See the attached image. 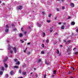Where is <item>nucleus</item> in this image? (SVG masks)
<instances>
[{
    "mask_svg": "<svg viewBox=\"0 0 78 78\" xmlns=\"http://www.w3.org/2000/svg\"><path fill=\"white\" fill-rule=\"evenodd\" d=\"M71 51V49H70V47L69 46L68 48V50H67V52H68L69 54H70V53Z\"/></svg>",
    "mask_w": 78,
    "mask_h": 78,
    "instance_id": "nucleus-1",
    "label": "nucleus"
},
{
    "mask_svg": "<svg viewBox=\"0 0 78 78\" xmlns=\"http://www.w3.org/2000/svg\"><path fill=\"white\" fill-rule=\"evenodd\" d=\"M53 26H52L49 29V31H50V33H52V32H53Z\"/></svg>",
    "mask_w": 78,
    "mask_h": 78,
    "instance_id": "nucleus-2",
    "label": "nucleus"
},
{
    "mask_svg": "<svg viewBox=\"0 0 78 78\" xmlns=\"http://www.w3.org/2000/svg\"><path fill=\"white\" fill-rule=\"evenodd\" d=\"M18 9H20V10L22 9V6H19L18 7Z\"/></svg>",
    "mask_w": 78,
    "mask_h": 78,
    "instance_id": "nucleus-3",
    "label": "nucleus"
},
{
    "mask_svg": "<svg viewBox=\"0 0 78 78\" xmlns=\"http://www.w3.org/2000/svg\"><path fill=\"white\" fill-rule=\"evenodd\" d=\"M13 50H14L15 53H17V50H16V48H13Z\"/></svg>",
    "mask_w": 78,
    "mask_h": 78,
    "instance_id": "nucleus-4",
    "label": "nucleus"
},
{
    "mask_svg": "<svg viewBox=\"0 0 78 78\" xmlns=\"http://www.w3.org/2000/svg\"><path fill=\"white\" fill-rule=\"evenodd\" d=\"M70 42H71V41H70V40L66 42V44H69L70 43Z\"/></svg>",
    "mask_w": 78,
    "mask_h": 78,
    "instance_id": "nucleus-5",
    "label": "nucleus"
},
{
    "mask_svg": "<svg viewBox=\"0 0 78 78\" xmlns=\"http://www.w3.org/2000/svg\"><path fill=\"white\" fill-rule=\"evenodd\" d=\"M71 6L72 7H74L75 6V5H74V4L71 3H70Z\"/></svg>",
    "mask_w": 78,
    "mask_h": 78,
    "instance_id": "nucleus-6",
    "label": "nucleus"
},
{
    "mask_svg": "<svg viewBox=\"0 0 78 78\" xmlns=\"http://www.w3.org/2000/svg\"><path fill=\"white\" fill-rule=\"evenodd\" d=\"M8 49L9 50H11V46H10V45L9 44L8 46Z\"/></svg>",
    "mask_w": 78,
    "mask_h": 78,
    "instance_id": "nucleus-7",
    "label": "nucleus"
},
{
    "mask_svg": "<svg viewBox=\"0 0 78 78\" xmlns=\"http://www.w3.org/2000/svg\"><path fill=\"white\" fill-rule=\"evenodd\" d=\"M75 22H74V21H73L71 22V24L72 25H75Z\"/></svg>",
    "mask_w": 78,
    "mask_h": 78,
    "instance_id": "nucleus-8",
    "label": "nucleus"
},
{
    "mask_svg": "<svg viewBox=\"0 0 78 78\" xmlns=\"http://www.w3.org/2000/svg\"><path fill=\"white\" fill-rule=\"evenodd\" d=\"M14 61H15V62H17L18 61V60H17V59L16 58L15 59H13Z\"/></svg>",
    "mask_w": 78,
    "mask_h": 78,
    "instance_id": "nucleus-9",
    "label": "nucleus"
},
{
    "mask_svg": "<svg viewBox=\"0 0 78 78\" xmlns=\"http://www.w3.org/2000/svg\"><path fill=\"white\" fill-rule=\"evenodd\" d=\"M13 73H14V72H13V71H11L10 73V75H13Z\"/></svg>",
    "mask_w": 78,
    "mask_h": 78,
    "instance_id": "nucleus-10",
    "label": "nucleus"
},
{
    "mask_svg": "<svg viewBox=\"0 0 78 78\" xmlns=\"http://www.w3.org/2000/svg\"><path fill=\"white\" fill-rule=\"evenodd\" d=\"M7 59H8V57H6L5 59L3 60L4 62H5L7 60Z\"/></svg>",
    "mask_w": 78,
    "mask_h": 78,
    "instance_id": "nucleus-11",
    "label": "nucleus"
},
{
    "mask_svg": "<svg viewBox=\"0 0 78 78\" xmlns=\"http://www.w3.org/2000/svg\"><path fill=\"white\" fill-rule=\"evenodd\" d=\"M23 36V34H22V33L20 34V37H22Z\"/></svg>",
    "mask_w": 78,
    "mask_h": 78,
    "instance_id": "nucleus-12",
    "label": "nucleus"
},
{
    "mask_svg": "<svg viewBox=\"0 0 78 78\" xmlns=\"http://www.w3.org/2000/svg\"><path fill=\"white\" fill-rule=\"evenodd\" d=\"M14 68H16V69H19V66H15L14 67Z\"/></svg>",
    "mask_w": 78,
    "mask_h": 78,
    "instance_id": "nucleus-13",
    "label": "nucleus"
},
{
    "mask_svg": "<svg viewBox=\"0 0 78 78\" xmlns=\"http://www.w3.org/2000/svg\"><path fill=\"white\" fill-rule=\"evenodd\" d=\"M56 53L57 54H59V50H57V52H56Z\"/></svg>",
    "mask_w": 78,
    "mask_h": 78,
    "instance_id": "nucleus-14",
    "label": "nucleus"
},
{
    "mask_svg": "<svg viewBox=\"0 0 78 78\" xmlns=\"http://www.w3.org/2000/svg\"><path fill=\"white\" fill-rule=\"evenodd\" d=\"M9 26H8V25H6L5 26V28H9Z\"/></svg>",
    "mask_w": 78,
    "mask_h": 78,
    "instance_id": "nucleus-15",
    "label": "nucleus"
},
{
    "mask_svg": "<svg viewBox=\"0 0 78 78\" xmlns=\"http://www.w3.org/2000/svg\"><path fill=\"white\" fill-rule=\"evenodd\" d=\"M61 28L62 30H64V26H62L61 27Z\"/></svg>",
    "mask_w": 78,
    "mask_h": 78,
    "instance_id": "nucleus-16",
    "label": "nucleus"
},
{
    "mask_svg": "<svg viewBox=\"0 0 78 78\" xmlns=\"http://www.w3.org/2000/svg\"><path fill=\"white\" fill-rule=\"evenodd\" d=\"M9 31V30L8 29H7L6 28L5 29V32H8V31Z\"/></svg>",
    "mask_w": 78,
    "mask_h": 78,
    "instance_id": "nucleus-17",
    "label": "nucleus"
},
{
    "mask_svg": "<svg viewBox=\"0 0 78 78\" xmlns=\"http://www.w3.org/2000/svg\"><path fill=\"white\" fill-rule=\"evenodd\" d=\"M43 37H45V33L44 32H43Z\"/></svg>",
    "mask_w": 78,
    "mask_h": 78,
    "instance_id": "nucleus-18",
    "label": "nucleus"
},
{
    "mask_svg": "<svg viewBox=\"0 0 78 78\" xmlns=\"http://www.w3.org/2000/svg\"><path fill=\"white\" fill-rule=\"evenodd\" d=\"M5 67H8V65L6 63H4Z\"/></svg>",
    "mask_w": 78,
    "mask_h": 78,
    "instance_id": "nucleus-19",
    "label": "nucleus"
},
{
    "mask_svg": "<svg viewBox=\"0 0 78 78\" xmlns=\"http://www.w3.org/2000/svg\"><path fill=\"white\" fill-rule=\"evenodd\" d=\"M8 76H9L8 74H6L5 76V78H8Z\"/></svg>",
    "mask_w": 78,
    "mask_h": 78,
    "instance_id": "nucleus-20",
    "label": "nucleus"
},
{
    "mask_svg": "<svg viewBox=\"0 0 78 78\" xmlns=\"http://www.w3.org/2000/svg\"><path fill=\"white\" fill-rule=\"evenodd\" d=\"M38 26L39 27H41V25L40 24H39V23H37Z\"/></svg>",
    "mask_w": 78,
    "mask_h": 78,
    "instance_id": "nucleus-21",
    "label": "nucleus"
},
{
    "mask_svg": "<svg viewBox=\"0 0 78 78\" xmlns=\"http://www.w3.org/2000/svg\"><path fill=\"white\" fill-rule=\"evenodd\" d=\"M38 62H41V59H38Z\"/></svg>",
    "mask_w": 78,
    "mask_h": 78,
    "instance_id": "nucleus-22",
    "label": "nucleus"
},
{
    "mask_svg": "<svg viewBox=\"0 0 78 78\" xmlns=\"http://www.w3.org/2000/svg\"><path fill=\"white\" fill-rule=\"evenodd\" d=\"M16 64H18V65H19L20 64V62L18 61L17 63Z\"/></svg>",
    "mask_w": 78,
    "mask_h": 78,
    "instance_id": "nucleus-23",
    "label": "nucleus"
},
{
    "mask_svg": "<svg viewBox=\"0 0 78 78\" xmlns=\"http://www.w3.org/2000/svg\"><path fill=\"white\" fill-rule=\"evenodd\" d=\"M41 54H44V51H41Z\"/></svg>",
    "mask_w": 78,
    "mask_h": 78,
    "instance_id": "nucleus-24",
    "label": "nucleus"
},
{
    "mask_svg": "<svg viewBox=\"0 0 78 78\" xmlns=\"http://www.w3.org/2000/svg\"><path fill=\"white\" fill-rule=\"evenodd\" d=\"M2 70H5L4 68L3 67H2Z\"/></svg>",
    "mask_w": 78,
    "mask_h": 78,
    "instance_id": "nucleus-25",
    "label": "nucleus"
},
{
    "mask_svg": "<svg viewBox=\"0 0 78 78\" xmlns=\"http://www.w3.org/2000/svg\"><path fill=\"white\" fill-rule=\"evenodd\" d=\"M51 13L48 15V17H51Z\"/></svg>",
    "mask_w": 78,
    "mask_h": 78,
    "instance_id": "nucleus-26",
    "label": "nucleus"
},
{
    "mask_svg": "<svg viewBox=\"0 0 78 78\" xmlns=\"http://www.w3.org/2000/svg\"><path fill=\"white\" fill-rule=\"evenodd\" d=\"M71 69L73 70H75V68L73 67H71Z\"/></svg>",
    "mask_w": 78,
    "mask_h": 78,
    "instance_id": "nucleus-27",
    "label": "nucleus"
},
{
    "mask_svg": "<svg viewBox=\"0 0 78 78\" xmlns=\"http://www.w3.org/2000/svg\"><path fill=\"white\" fill-rule=\"evenodd\" d=\"M56 70H55L54 71L53 73L54 74V75H55V74H56Z\"/></svg>",
    "mask_w": 78,
    "mask_h": 78,
    "instance_id": "nucleus-28",
    "label": "nucleus"
},
{
    "mask_svg": "<svg viewBox=\"0 0 78 78\" xmlns=\"http://www.w3.org/2000/svg\"><path fill=\"white\" fill-rule=\"evenodd\" d=\"M11 26H12V27H15V26H14V25L13 23H12V24Z\"/></svg>",
    "mask_w": 78,
    "mask_h": 78,
    "instance_id": "nucleus-29",
    "label": "nucleus"
},
{
    "mask_svg": "<svg viewBox=\"0 0 78 78\" xmlns=\"http://www.w3.org/2000/svg\"><path fill=\"white\" fill-rule=\"evenodd\" d=\"M41 46L43 48H44V44H42L41 45Z\"/></svg>",
    "mask_w": 78,
    "mask_h": 78,
    "instance_id": "nucleus-30",
    "label": "nucleus"
},
{
    "mask_svg": "<svg viewBox=\"0 0 78 78\" xmlns=\"http://www.w3.org/2000/svg\"><path fill=\"white\" fill-rule=\"evenodd\" d=\"M27 50V48H26L25 50H24L23 51L24 52V53H25L26 51V50Z\"/></svg>",
    "mask_w": 78,
    "mask_h": 78,
    "instance_id": "nucleus-31",
    "label": "nucleus"
},
{
    "mask_svg": "<svg viewBox=\"0 0 78 78\" xmlns=\"http://www.w3.org/2000/svg\"><path fill=\"white\" fill-rule=\"evenodd\" d=\"M20 41H21V42H21V43H23L24 42V41H23L22 40H20Z\"/></svg>",
    "mask_w": 78,
    "mask_h": 78,
    "instance_id": "nucleus-32",
    "label": "nucleus"
},
{
    "mask_svg": "<svg viewBox=\"0 0 78 78\" xmlns=\"http://www.w3.org/2000/svg\"><path fill=\"white\" fill-rule=\"evenodd\" d=\"M47 22L48 23H50V20H47Z\"/></svg>",
    "mask_w": 78,
    "mask_h": 78,
    "instance_id": "nucleus-33",
    "label": "nucleus"
},
{
    "mask_svg": "<svg viewBox=\"0 0 78 78\" xmlns=\"http://www.w3.org/2000/svg\"><path fill=\"white\" fill-rule=\"evenodd\" d=\"M3 74V72H0V75H2Z\"/></svg>",
    "mask_w": 78,
    "mask_h": 78,
    "instance_id": "nucleus-34",
    "label": "nucleus"
},
{
    "mask_svg": "<svg viewBox=\"0 0 78 78\" xmlns=\"http://www.w3.org/2000/svg\"><path fill=\"white\" fill-rule=\"evenodd\" d=\"M27 54H28V55H30L31 54V52L30 51L28 52L27 53Z\"/></svg>",
    "mask_w": 78,
    "mask_h": 78,
    "instance_id": "nucleus-35",
    "label": "nucleus"
},
{
    "mask_svg": "<svg viewBox=\"0 0 78 78\" xmlns=\"http://www.w3.org/2000/svg\"><path fill=\"white\" fill-rule=\"evenodd\" d=\"M46 42L47 43H48V42H49V40H47Z\"/></svg>",
    "mask_w": 78,
    "mask_h": 78,
    "instance_id": "nucleus-36",
    "label": "nucleus"
},
{
    "mask_svg": "<svg viewBox=\"0 0 78 78\" xmlns=\"http://www.w3.org/2000/svg\"><path fill=\"white\" fill-rule=\"evenodd\" d=\"M46 75H44V78H46Z\"/></svg>",
    "mask_w": 78,
    "mask_h": 78,
    "instance_id": "nucleus-37",
    "label": "nucleus"
},
{
    "mask_svg": "<svg viewBox=\"0 0 78 78\" xmlns=\"http://www.w3.org/2000/svg\"><path fill=\"white\" fill-rule=\"evenodd\" d=\"M65 9V7L64 6L62 7V9Z\"/></svg>",
    "mask_w": 78,
    "mask_h": 78,
    "instance_id": "nucleus-38",
    "label": "nucleus"
},
{
    "mask_svg": "<svg viewBox=\"0 0 78 78\" xmlns=\"http://www.w3.org/2000/svg\"><path fill=\"white\" fill-rule=\"evenodd\" d=\"M75 55H78V52H77L74 53Z\"/></svg>",
    "mask_w": 78,
    "mask_h": 78,
    "instance_id": "nucleus-39",
    "label": "nucleus"
},
{
    "mask_svg": "<svg viewBox=\"0 0 78 78\" xmlns=\"http://www.w3.org/2000/svg\"><path fill=\"white\" fill-rule=\"evenodd\" d=\"M35 76L36 77V78H37V74H36Z\"/></svg>",
    "mask_w": 78,
    "mask_h": 78,
    "instance_id": "nucleus-40",
    "label": "nucleus"
},
{
    "mask_svg": "<svg viewBox=\"0 0 78 78\" xmlns=\"http://www.w3.org/2000/svg\"><path fill=\"white\" fill-rule=\"evenodd\" d=\"M30 44H31V42H29L27 43V45H30Z\"/></svg>",
    "mask_w": 78,
    "mask_h": 78,
    "instance_id": "nucleus-41",
    "label": "nucleus"
},
{
    "mask_svg": "<svg viewBox=\"0 0 78 78\" xmlns=\"http://www.w3.org/2000/svg\"><path fill=\"white\" fill-rule=\"evenodd\" d=\"M13 52V51H10V53L11 54H12V53Z\"/></svg>",
    "mask_w": 78,
    "mask_h": 78,
    "instance_id": "nucleus-42",
    "label": "nucleus"
},
{
    "mask_svg": "<svg viewBox=\"0 0 78 78\" xmlns=\"http://www.w3.org/2000/svg\"><path fill=\"white\" fill-rule=\"evenodd\" d=\"M76 32L77 33H78V28L76 29Z\"/></svg>",
    "mask_w": 78,
    "mask_h": 78,
    "instance_id": "nucleus-43",
    "label": "nucleus"
},
{
    "mask_svg": "<svg viewBox=\"0 0 78 78\" xmlns=\"http://www.w3.org/2000/svg\"><path fill=\"white\" fill-rule=\"evenodd\" d=\"M23 75H25L26 74V72H23Z\"/></svg>",
    "mask_w": 78,
    "mask_h": 78,
    "instance_id": "nucleus-44",
    "label": "nucleus"
},
{
    "mask_svg": "<svg viewBox=\"0 0 78 78\" xmlns=\"http://www.w3.org/2000/svg\"><path fill=\"white\" fill-rule=\"evenodd\" d=\"M19 72L20 73H21V71L20 70H19Z\"/></svg>",
    "mask_w": 78,
    "mask_h": 78,
    "instance_id": "nucleus-45",
    "label": "nucleus"
},
{
    "mask_svg": "<svg viewBox=\"0 0 78 78\" xmlns=\"http://www.w3.org/2000/svg\"><path fill=\"white\" fill-rule=\"evenodd\" d=\"M42 13H43V15H44V14H45V12H42Z\"/></svg>",
    "mask_w": 78,
    "mask_h": 78,
    "instance_id": "nucleus-46",
    "label": "nucleus"
},
{
    "mask_svg": "<svg viewBox=\"0 0 78 78\" xmlns=\"http://www.w3.org/2000/svg\"><path fill=\"white\" fill-rule=\"evenodd\" d=\"M58 25H61V23H58Z\"/></svg>",
    "mask_w": 78,
    "mask_h": 78,
    "instance_id": "nucleus-47",
    "label": "nucleus"
},
{
    "mask_svg": "<svg viewBox=\"0 0 78 78\" xmlns=\"http://www.w3.org/2000/svg\"><path fill=\"white\" fill-rule=\"evenodd\" d=\"M57 11H59V10L58 9H57Z\"/></svg>",
    "mask_w": 78,
    "mask_h": 78,
    "instance_id": "nucleus-48",
    "label": "nucleus"
},
{
    "mask_svg": "<svg viewBox=\"0 0 78 78\" xmlns=\"http://www.w3.org/2000/svg\"><path fill=\"white\" fill-rule=\"evenodd\" d=\"M16 29H14L13 30V31H16Z\"/></svg>",
    "mask_w": 78,
    "mask_h": 78,
    "instance_id": "nucleus-49",
    "label": "nucleus"
},
{
    "mask_svg": "<svg viewBox=\"0 0 78 78\" xmlns=\"http://www.w3.org/2000/svg\"><path fill=\"white\" fill-rule=\"evenodd\" d=\"M63 25H66V23H65V22H64L63 23Z\"/></svg>",
    "mask_w": 78,
    "mask_h": 78,
    "instance_id": "nucleus-50",
    "label": "nucleus"
},
{
    "mask_svg": "<svg viewBox=\"0 0 78 78\" xmlns=\"http://www.w3.org/2000/svg\"><path fill=\"white\" fill-rule=\"evenodd\" d=\"M23 29V27H22L21 28V30L22 31H23V30H22V29Z\"/></svg>",
    "mask_w": 78,
    "mask_h": 78,
    "instance_id": "nucleus-51",
    "label": "nucleus"
},
{
    "mask_svg": "<svg viewBox=\"0 0 78 78\" xmlns=\"http://www.w3.org/2000/svg\"><path fill=\"white\" fill-rule=\"evenodd\" d=\"M27 34V32H24V34Z\"/></svg>",
    "mask_w": 78,
    "mask_h": 78,
    "instance_id": "nucleus-52",
    "label": "nucleus"
},
{
    "mask_svg": "<svg viewBox=\"0 0 78 78\" xmlns=\"http://www.w3.org/2000/svg\"><path fill=\"white\" fill-rule=\"evenodd\" d=\"M55 44H56V43H57V41H55Z\"/></svg>",
    "mask_w": 78,
    "mask_h": 78,
    "instance_id": "nucleus-53",
    "label": "nucleus"
},
{
    "mask_svg": "<svg viewBox=\"0 0 78 78\" xmlns=\"http://www.w3.org/2000/svg\"><path fill=\"white\" fill-rule=\"evenodd\" d=\"M61 53H60L59 55V56H61Z\"/></svg>",
    "mask_w": 78,
    "mask_h": 78,
    "instance_id": "nucleus-54",
    "label": "nucleus"
},
{
    "mask_svg": "<svg viewBox=\"0 0 78 78\" xmlns=\"http://www.w3.org/2000/svg\"><path fill=\"white\" fill-rule=\"evenodd\" d=\"M64 42H66V40H64Z\"/></svg>",
    "mask_w": 78,
    "mask_h": 78,
    "instance_id": "nucleus-55",
    "label": "nucleus"
},
{
    "mask_svg": "<svg viewBox=\"0 0 78 78\" xmlns=\"http://www.w3.org/2000/svg\"><path fill=\"white\" fill-rule=\"evenodd\" d=\"M75 49H76V48H74L73 49V50H74Z\"/></svg>",
    "mask_w": 78,
    "mask_h": 78,
    "instance_id": "nucleus-56",
    "label": "nucleus"
},
{
    "mask_svg": "<svg viewBox=\"0 0 78 78\" xmlns=\"http://www.w3.org/2000/svg\"><path fill=\"white\" fill-rule=\"evenodd\" d=\"M59 42H61V40H59Z\"/></svg>",
    "mask_w": 78,
    "mask_h": 78,
    "instance_id": "nucleus-57",
    "label": "nucleus"
},
{
    "mask_svg": "<svg viewBox=\"0 0 78 78\" xmlns=\"http://www.w3.org/2000/svg\"><path fill=\"white\" fill-rule=\"evenodd\" d=\"M18 78H23V77H20Z\"/></svg>",
    "mask_w": 78,
    "mask_h": 78,
    "instance_id": "nucleus-58",
    "label": "nucleus"
},
{
    "mask_svg": "<svg viewBox=\"0 0 78 78\" xmlns=\"http://www.w3.org/2000/svg\"><path fill=\"white\" fill-rule=\"evenodd\" d=\"M71 73L70 72H69L68 73V74H70V73Z\"/></svg>",
    "mask_w": 78,
    "mask_h": 78,
    "instance_id": "nucleus-59",
    "label": "nucleus"
},
{
    "mask_svg": "<svg viewBox=\"0 0 78 78\" xmlns=\"http://www.w3.org/2000/svg\"><path fill=\"white\" fill-rule=\"evenodd\" d=\"M2 5H5V3H3Z\"/></svg>",
    "mask_w": 78,
    "mask_h": 78,
    "instance_id": "nucleus-60",
    "label": "nucleus"
},
{
    "mask_svg": "<svg viewBox=\"0 0 78 78\" xmlns=\"http://www.w3.org/2000/svg\"><path fill=\"white\" fill-rule=\"evenodd\" d=\"M70 19V17H69L68 19Z\"/></svg>",
    "mask_w": 78,
    "mask_h": 78,
    "instance_id": "nucleus-61",
    "label": "nucleus"
},
{
    "mask_svg": "<svg viewBox=\"0 0 78 78\" xmlns=\"http://www.w3.org/2000/svg\"><path fill=\"white\" fill-rule=\"evenodd\" d=\"M55 20H56V18H55Z\"/></svg>",
    "mask_w": 78,
    "mask_h": 78,
    "instance_id": "nucleus-62",
    "label": "nucleus"
},
{
    "mask_svg": "<svg viewBox=\"0 0 78 78\" xmlns=\"http://www.w3.org/2000/svg\"><path fill=\"white\" fill-rule=\"evenodd\" d=\"M7 42H9V41H7Z\"/></svg>",
    "mask_w": 78,
    "mask_h": 78,
    "instance_id": "nucleus-63",
    "label": "nucleus"
},
{
    "mask_svg": "<svg viewBox=\"0 0 78 78\" xmlns=\"http://www.w3.org/2000/svg\"><path fill=\"white\" fill-rule=\"evenodd\" d=\"M62 2H64V0H62Z\"/></svg>",
    "mask_w": 78,
    "mask_h": 78,
    "instance_id": "nucleus-64",
    "label": "nucleus"
}]
</instances>
